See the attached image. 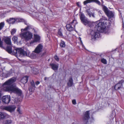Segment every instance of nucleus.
<instances>
[{"label": "nucleus", "mask_w": 124, "mask_h": 124, "mask_svg": "<svg viewBox=\"0 0 124 124\" xmlns=\"http://www.w3.org/2000/svg\"><path fill=\"white\" fill-rule=\"evenodd\" d=\"M16 80V78L15 77L8 79L4 83L3 89L6 91L13 92L19 96H21L22 93L21 90L16 87L14 83Z\"/></svg>", "instance_id": "nucleus-1"}, {"label": "nucleus", "mask_w": 124, "mask_h": 124, "mask_svg": "<svg viewBox=\"0 0 124 124\" xmlns=\"http://www.w3.org/2000/svg\"><path fill=\"white\" fill-rule=\"evenodd\" d=\"M14 53L20 57H22L24 56H27L31 59H35L37 57L35 53H31L30 52L27 50L24 51L21 48H17L14 50Z\"/></svg>", "instance_id": "nucleus-2"}, {"label": "nucleus", "mask_w": 124, "mask_h": 124, "mask_svg": "<svg viewBox=\"0 0 124 124\" xmlns=\"http://www.w3.org/2000/svg\"><path fill=\"white\" fill-rule=\"evenodd\" d=\"M105 20H106L103 22H99L98 21L97 23V24L96 25V27L97 28V30L101 32L104 30L106 25L108 23L110 24V21L107 20L106 18H105Z\"/></svg>", "instance_id": "nucleus-3"}, {"label": "nucleus", "mask_w": 124, "mask_h": 124, "mask_svg": "<svg viewBox=\"0 0 124 124\" xmlns=\"http://www.w3.org/2000/svg\"><path fill=\"white\" fill-rule=\"evenodd\" d=\"M20 37L24 38L26 40L28 41L31 39L33 36L32 34L29 31L21 33L20 34Z\"/></svg>", "instance_id": "nucleus-4"}, {"label": "nucleus", "mask_w": 124, "mask_h": 124, "mask_svg": "<svg viewBox=\"0 0 124 124\" xmlns=\"http://www.w3.org/2000/svg\"><path fill=\"white\" fill-rule=\"evenodd\" d=\"M76 21L73 20L70 24H67L66 27L67 30L69 31H71L75 29V27Z\"/></svg>", "instance_id": "nucleus-5"}, {"label": "nucleus", "mask_w": 124, "mask_h": 124, "mask_svg": "<svg viewBox=\"0 0 124 124\" xmlns=\"http://www.w3.org/2000/svg\"><path fill=\"white\" fill-rule=\"evenodd\" d=\"M16 108V106L14 105H10L8 106H2L1 108L5 110L10 112H14Z\"/></svg>", "instance_id": "nucleus-6"}, {"label": "nucleus", "mask_w": 124, "mask_h": 124, "mask_svg": "<svg viewBox=\"0 0 124 124\" xmlns=\"http://www.w3.org/2000/svg\"><path fill=\"white\" fill-rule=\"evenodd\" d=\"M103 9L106 14L109 18H111L113 17L114 15L113 13L109 10L106 6H103Z\"/></svg>", "instance_id": "nucleus-7"}, {"label": "nucleus", "mask_w": 124, "mask_h": 124, "mask_svg": "<svg viewBox=\"0 0 124 124\" xmlns=\"http://www.w3.org/2000/svg\"><path fill=\"white\" fill-rule=\"evenodd\" d=\"M90 34L91 39L93 40H96V38H98L100 36L99 33L96 31H92L90 32Z\"/></svg>", "instance_id": "nucleus-8"}, {"label": "nucleus", "mask_w": 124, "mask_h": 124, "mask_svg": "<svg viewBox=\"0 0 124 124\" xmlns=\"http://www.w3.org/2000/svg\"><path fill=\"white\" fill-rule=\"evenodd\" d=\"M34 40L31 41L30 43L31 45H33L34 43L39 42L40 39V37L37 34H34Z\"/></svg>", "instance_id": "nucleus-9"}, {"label": "nucleus", "mask_w": 124, "mask_h": 124, "mask_svg": "<svg viewBox=\"0 0 124 124\" xmlns=\"http://www.w3.org/2000/svg\"><path fill=\"white\" fill-rule=\"evenodd\" d=\"M43 46L41 44H39L35 49L34 52L37 54H39L42 51Z\"/></svg>", "instance_id": "nucleus-10"}, {"label": "nucleus", "mask_w": 124, "mask_h": 124, "mask_svg": "<svg viewBox=\"0 0 124 124\" xmlns=\"http://www.w3.org/2000/svg\"><path fill=\"white\" fill-rule=\"evenodd\" d=\"M10 100V96L9 95L3 96L2 98V101L3 103L5 104L8 103Z\"/></svg>", "instance_id": "nucleus-11"}, {"label": "nucleus", "mask_w": 124, "mask_h": 124, "mask_svg": "<svg viewBox=\"0 0 124 124\" xmlns=\"http://www.w3.org/2000/svg\"><path fill=\"white\" fill-rule=\"evenodd\" d=\"M84 117L83 118V122L84 124H86L88 121H90L92 122V120H93V118L92 117Z\"/></svg>", "instance_id": "nucleus-12"}, {"label": "nucleus", "mask_w": 124, "mask_h": 124, "mask_svg": "<svg viewBox=\"0 0 124 124\" xmlns=\"http://www.w3.org/2000/svg\"><path fill=\"white\" fill-rule=\"evenodd\" d=\"M92 2H95L99 5H101L100 2L98 0H87L84 1L83 3L84 5H85L87 4Z\"/></svg>", "instance_id": "nucleus-13"}, {"label": "nucleus", "mask_w": 124, "mask_h": 124, "mask_svg": "<svg viewBox=\"0 0 124 124\" xmlns=\"http://www.w3.org/2000/svg\"><path fill=\"white\" fill-rule=\"evenodd\" d=\"M4 42L7 44L11 45V42L10 38L9 37H5L3 39Z\"/></svg>", "instance_id": "nucleus-14"}, {"label": "nucleus", "mask_w": 124, "mask_h": 124, "mask_svg": "<svg viewBox=\"0 0 124 124\" xmlns=\"http://www.w3.org/2000/svg\"><path fill=\"white\" fill-rule=\"evenodd\" d=\"M85 25H87L89 27H90L92 24V23L89 21L86 18L82 22Z\"/></svg>", "instance_id": "nucleus-15"}, {"label": "nucleus", "mask_w": 124, "mask_h": 124, "mask_svg": "<svg viewBox=\"0 0 124 124\" xmlns=\"http://www.w3.org/2000/svg\"><path fill=\"white\" fill-rule=\"evenodd\" d=\"M50 65L52 67V69L54 70H57L58 69V64H55L54 63H51Z\"/></svg>", "instance_id": "nucleus-16"}, {"label": "nucleus", "mask_w": 124, "mask_h": 124, "mask_svg": "<svg viewBox=\"0 0 124 124\" xmlns=\"http://www.w3.org/2000/svg\"><path fill=\"white\" fill-rule=\"evenodd\" d=\"M73 80L71 77H70L69 78L68 82L67 83V85L69 87L73 85Z\"/></svg>", "instance_id": "nucleus-17"}, {"label": "nucleus", "mask_w": 124, "mask_h": 124, "mask_svg": "<svg viewBox=\"0 0 124 124\" xmlns=\"http://www.w3.org/2000/svg\"><path fill=\"white\" fill-rule=\"evenodd\" d=\"M28 76H25L23 78L21 81V82L25 84L28 81Z\"/></svg>", "instance_id": "nucleus-18"}, {"label": "nucleus", "mask_w": 124, "mask_h": 124, "mask_svg": "<svg viewBox=\"0 0 124 124\" xmlns=\"http://www.w3.org/2000/svg\"><path fill=\"white\" fill-rule=\"evenodd\" d=\"M79 15L80 19L82 22L86 19L85 15L81 13Z\"/></svg>", "instance_id": "nucleus-19"}, {"label": "nucleus", "mask_w": 124, "mask_h": 124, "mask_svg": "<svg viewBox=\"0 0 124 124\" xmlns=\"http://www.w3.org/2000/svg\"><path fill=\"white\" fill-rule=\"evenodd\" d=\"M12 46L11 45L10 46H8L6 48V50L9 53H12L13 51L12 49Z\"/></svg>", "instance_id": "nucleus-20"}, {"label": "nucleus", "mask_w": 124, "mask_h": 124, "mask_svg": "<svg viewBox=\"0 0 124 124\" xmlns=\"http://www.w3.org/2000/svg\"><path fill=\"white\" fill-rule=\"evenodd\" d=\"M92 113V111L90 110L89 111H87L85 112L84 113V114L85 116H89L90 114H91H91Z\"/></svg>", "instance_id": "nucleus-21"}, {"label": "nucleus", "mask_w": 124, "mask_h": 124, "mask_svg": "<svg viewBox=\"0 0 124 124\" xmlns=\"http://www.w3.org/2000/svg\"><path fill=\"white\" fill-rule=\"evenodd\" d=\"M123 85H120L118 83L116 84L114 87V88L116 90H119Z\"/></svg>", "instance_id": "nucleus-22"}, {"label": "nucleus", "mask_w": 124, "mask_h": 124, "mask_svg": "<svg viewBox=\"0 0 124 124\" xmlns=\"http://www.w3.org/2000/svg\"><path fill=\"white\" fill-rule=\"evenodd\" d=\"M12 73V71L10 70L8 71V72L5 75V76L3 75V76H5V78H7V77H9L10 75Z\"/></svg>", "instance_id": "nucleus-23"}, {"label": "nucleus", "mask_w": 124, "mask_h": 124, "mask_svg": "<svg viewBox=\"0 0 124 124\" xmlns=\"http://www.w3.org/2000/svg\"><path fill=\"white\" fill-rule=\"evenodd\" d=\"M13 41H14L15 43H17V42L18 38L17 37L14 36L12 38Z\"/></svg>", "instance_id": "nucleus-24"}, {"label": "nucleus", "mask_w": 124, "mask_h": 124, "mask_svg": "<svg viewBox=\"0 0 124 124\" xmlns=\"http://www.w3.org/2000/svg\"><path fill=\"white\" fill-rule=\"evenodd\" d=\"M60 46L61 47H64L65 46V42L64 41H62L60 44Z\"/></svg>", "instance_id": "nucleus-25"}, {"label": "nucleus", "mask_w": 124, "mask_h": 124, "mask_svg": "<svg viewBox=\"0 0 124 124\" xmlns=\"http://www.w3.org/2000/svg\"><path fill=\"white\" fill-rule=\"evenodd\" d=\"M86 12L90 17L91 16V13L90 9H88L86 10Z\"/></svg>", "instance_id": "nucleus-26"}, {"label": "nucleus", "mask_w": 124, "mask_h": 124, "mask_svg": "<svg viewBox=\"0 0 124 124\" xmlns=\"http://www.w3.org/2000/svg\"><path fill=\"white\" fill-rule=\"evenodd\" d=\"M4 22H2L0 23V30H1L4 27Z\"/></svg>", "instance_id": "nucleus-27"}, {"label": "nucleus", "mask_w": 124, "mask_h": 124, "mask_svg": "<svg viewBox=\"0 0 124 124\" xmlns=\"http://www.w3.org/2000/svg\"><path fill=\"white\" fill-rule=\"evenodd\" d=\"M101 62L105 64H107V61L105 59L102 58L101 59Z\"/></svg>", "instance_id": "nucleus-28"}, {"label": "nucleus", "mask_w": 124, "mask_h": 124, "mask_svg": "<svg viewBox=\"0 0 124 124\" xmlns=\"http://www.w3.org/2000/svg\"><path fill=\"white\" fill-rule=\"evenodd\" d=\"M30 83L31 84V86H30V87L34 88H35V87L34 83L33 81L31 82Z\"/></svg>", "instance_id": "nucleus-29"}, {"label": "nucleus", "mask_w": 124, "mask_h": 124, "mask_svg": "<svg viewBox=\"0 0 124 124\" xmlns=\"http://www.w3.org/2000/svg\"><path fill=\"white\" fill-rule=\"evenodd\" d=\"M30 26H28L27 27H26L24 29H22L21 30L22 32H23L24 31H26L28 30Z\"/></svg>", "instance_id": "nucleus-30"}, {"label": "nucleus", "mask_w": 124, "mask_h": 124, "mask_svg": "<svg viewBox=\"0 0 124 124\" xmlns=\"http://www.w3.org/2000/svg\"><path fill=\"white\" fill-rule=\"evenodd\" d=\"M16 30L15 29H13L11 30V33L12 35L14 34L16 32Z\"/></svg>", "instance_id": "nucleus-31"}, {"label": "nucleus", "mask_w": 124, "mask_h": 124, "mask_svg": "<svg viewBox=\"0 0 124 124\" xmlns=\"http://www.w3.org/2000/svg\"><path fill=\"white\" fill-rule=\"evenodd\" d=\"M58 33V34L60 36H62V31L61 29H60L59 30Z\"/></svg>", "instance_id": "nucleus-32"}, {"label": "nucleus", "mask_w": 124, "mask_h": 124, "mask_svg": "<svg viewBox=\"0 0 124 124\" xmlns=\"http://www.w3.org/2000/svg\"><path fill=\"white\" fill-rule=\"evenodd\" d=\"M12 123V121L10 120H7L5 122V124H10Z\"/></svg>", "instance_id": "nucleus-33"}, {"label": "nucleus", "mask_w": 124, "mask_h": 124, "mask_svg": "<svg viewBox=\"0 0 124 124\" xmlns=\"http://www.w3.org/2000/svg\"><path fill=\"white\" fill-rule=\"evenodd\" d=\"M9 21L10 22V23H14L15 22V19L13 18H11Z\"/></svg>", "instance_id": "nucleus-34"}, {"label": "nucleus", "mask_w": 124, "mask_h": 124, "mask_svg": "<svg viewBox=\"0 0 124 124\" xmlns=\"http://www.w3.org/2000/svg\"><path fill=\"white\" fill-rule=\"evenodd\" d=\"M17 112H18L19 114H21L22 113V111L21 110L20 108L18 107L17 110Z\"/></svg>", "instance_id": "nucleus-35"}, {"label": "nucleus", "mask_w": 124, "mask_h": 124, "mask_svg": "<svg viewBox=\"0 0 124 124\" xmlns=\"http://www.w3.org/2000/svg\"><path fill=\"white\" fill-rule=\"evenodd\" d=\"M3 45V42L1 40V39L0 38V47H2Z\"/></svg>", "instance_id": "nucleus-36"}, {"label": "nucleus", "mask_w": 124, "mask_h": 124, "mask_svg": "<svg viewBox=\"0 0 124 124\" xmlns=\"http://www.w3.org/2000/svg\"><path fill=\"white\" fill-rule=\"evenodd\" d=\"M124 82V80H122L119 81L118 83L120 85H122L123 83Z\"/></svg>", "instance_id": "nucleus-37"}, {"label": "nucleus", "mask_w": 124, "mask_h": 124, "mask_svg": "<svg viewBox=\"0 0 124 124\" xmlns=\"http://www.w3.org/2000/svg\"><path fill=\"white\" fill-rule=\"evenodd\" d=\"M54 59L57 61H58L59 60V58L58 57L57 55H55L54 57Z\"/></svg>", "instance_id": "nucleus-38"}, {"label": "nucleus", "mask_w": 124, "mask_h": 124, "mask_svg": "<svg viewBox=\"0 0 124 124\" xmlns=\"http://www.w3.org/2000/svg\"><path fill=\"white\" fill-rule=\"evenodd\" d=\"M76 4H77V6L78 7L80 8H81V7L80 5V2H78Z\"/></svg>", "instance_id": "nucleus-39"}, {"label": "nucleus", "mask_w": 124, "mask_h": 124, "mask_svg": "<svg viewBox=\"0 0 124 124\" xmlns=\"http://www.w3.org/2000/svg\"><path fill=\"white\" fill-rule=\"evenodd\" d=\"M33 87L30 86L29 88V91L30 92H31L33 91L32 88Z\"/></svg>", "instance_id": "nucleus-40"}, {"label": "nucleus", "mask_w": 124, "mask_h": 124, "mask_svg": "<svg viewBox=\"0 0 124 124\" xmlns=\"http://www.w3.org/2000/svg\"><path fill=\"white\" fill-rule=\"evenodd\" d=\"M72 103L74 105H75L76 104V102L75 100H73L72 101Z\"/></svg>", "instance_id": "nucleus-41"}, {"label": "nucleus", "mask_w": 124, "mask_h": 124, "mask_svg": "<svg viewBox=\"0 0 124 124\" xmlns=\"http://www.w3.org/2000/svg\"><path fill=\"white\" fill-rule=\"evenodd\" d=\"M17 20H18L19 22H23V21H24V19H23L19 18V19H18Z\"/></svg>", "instance_id": "nucleus-42"}, {"label": "nucleus", "mask_w": 124, "mask_h": 124, "mask_svg": "<svg viewBox=\"0 0 124 124\" xmlns=\"http://www.w3.org/2000/svg\"><path fill=\"white\" fill-rule=\"evenodd\" d=\"M0 116H4L3 113L0 112Z\"/></svg>", "instance_id": "nucleus-43"}, {"label": "nucleus", "mask_w": 124, "mask_h": 124, "mask_svg": "<svg viewBox=\"0 0 124 124\" xmlns=\"http://www.w3.org/2000/svg\"><path fill=\"white\" fill-rule=\"evenodd\" d=\"M40 82L39 81H37L35 82V84L36 85H38L39 84Z\"/></svg>", "instance_id": "nucleus-44"}, {"label": "nucleus", "mask_w": 124, "mask_h": 124, "mask_svg": "<svg viewBox=\"0 0 124 124\" xmlns=\"http://www.w3.org/2000/svg\"><path fill=\"white\" fill-rule=\"evenodd\" d=\"M91 16H92L94 18L95 17V16L94 13H91Z\"/></svg>", "instance_id": "nucleus-45"}, {"label": "nucleus", "mask_w": 124, "mask_h": 124, "mask_svg": "<svg viewBox=\"0 0 124 124\" xmlns=\"http://www.w3.org/2000/svg\"><path fill=\"white\" fill-rule=\"evenodd\" d=\"M46 54V52H44L42 54V56Z\"/></svg>", "instance_id": "nucleus-46"}, {"label": "nucleus", "mask_w": 124, "mask_h": 124, "mask_svg": "<svg viewBox=\"0 0 124 124\" xmlns=\"http://www.w3.org/2000/svg\"><path fill=\"white\" fill-rule=\"evenodd\" d=\"M101 1L102 2V4H103V2L102 0H101Z\"/></svg>", "instance_id": "nucleus-47"}, {"label": "nucleus", "mask_w": 124, "mask_h": 124, "mask_svg": "<svg viewBox=\"0 0 124 124\" xmlns=\"http://www.w3.org/2000/svg\"><path fill=\"white\" fill-rule=\"evenodd\" d=\"M46 77H45L44 78V80H46Z\"/></svg>", "instance_id": "nucleus-48"}, {"label": "nucleus", "mask_w": 124, "mask_h": 124, "mask_svg": "<svg viewBox=\"0 0 124 124\" xmlns=\"http://www.w3.org/2000/svg\"><path fill=\"white\" fill-rule=\"evenodd\" d=\"M2 118V117H1L0 116V118L1 119Z\"/></svg>", "instance_id": "nucleus-49"}, {"label": "nucleus", "mask_w": 124, "mask_h": 124, "mask_svg": "<svg viewBox=\"0 0 124 124\" xmlns=\"http://www.w3.org/2000/svg\"><path fill=\"white\" fill-rule=\"evenodd\" d=\"M26 22H24V23H25V24H26Z\"/></svg>", "instance_id": "nucleus-50"}, {"label": "nucleus", "mask_w": 124, "mask_h": 124, "mask_svg": "<svg viewBox=\"0 0 124 124\" xmlns=\"http://www.w3.org/2000/svg\"><path fill=\"white\" fill-rule=\"evenodd\" d=\"M113 112V113H114V114H115V112L114 111V112Z\"/></svg>", "instance_id": "nucleus-51"}, {"label": "nucleus", "mask_w": 124, "mask_h": 124, "mask_svg": "<svg viewBox=\"0 0 124 124\" xmlns=\"http://www.w3.org/2000/svg\"><path fill=\"white\" fill-rule=\"evenodd\" d=\"M80 41H81V38H80Z\"/></svg>", "instance_id": "nucleus-52"}]
</instances>
